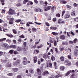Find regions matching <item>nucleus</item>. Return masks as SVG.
<instances>
[{
	"mask_svg": "<svg viewBox=\"0 0 78 78\" xmlns=\"http://www.w3.org/2000/svg\"><path fill=\"white\" fill-rule=\"evenodd\" d=\"M57 29V28L56 27H50V30H55Z\"/></svg>",
	"mask_w": 78,
	"mask_h": 78,
	"instance_id": "17",
	"label": "nucleus"
},
{
	"mask_svg": "<svg viewBox=\"0 0 78 78\" xmlns=\"http://www.w3.org/2000/svg\"><path fill=\"white\" fill-rule=\"evenodd\" d=\"M3 29V27H0V31H2Z\"/></svg>",
	"mask_w": 78,
	"mask_h": 78,
	"instance_id": "43",
	"label": "nucleus"
},
{
	"mask_svg": "<svg viewBox=\"0 0 78 78\" xmlns=\"http://www.w3.org/2000/svg\"><path fill=\"white\" fill-rule=\"evenodd\" d=\"M0 2H1L2 3V5H5V3H4L5 0H0Z\"/></svg>",
	"mask_w": 78,
	"mask_h": 78,
	"instance_id": "29",
	"label": "nucleus"
},
{
	"mask_svg": "<svg viewBox=\"0 0 78 78\" xmlns=\"http://www.w3.org/2000/svg\"><path fill=\"white\" fill-rule=\"evenodd\" d=\"M52 39L51 38L49 40V42H51V43H53V41H52Z\"/></svg>",
	"mask_w": 78,
	"mask_h": 78,
	"instance_id": "59",
	"label": "nucleus"
},
{
	"mask_svg": "<svg viewBox=\"0 0 78 78\" xmlns=\"http://www.w3.org/2000/svg\"><path fill=\"white\" fill-rule=\"evenodd\" d=\"M60 60L61 61H64V58L62 56L60 58Z\"/></svg>",
	"mask_w": 78,
	"mask_h": 78,
	"instance_id": "23",
	"label": "nucleus"
},
{
	"mask_svg": "<svg viewBox=\"0 0 78 78\" xmlns=\"http://www.w3.org/2000/svg\"><path fill=\"white\" fill-rule=\"evenodd\" d=\"M29 72L33 74L34 73V69H29Z\"/></svg>",
	"mask_w": 78,
	"mask_h": 78,
	"instance_id": "12",
	"label": "nucleus"
},
{
	"mask_svg": "<svg viewBox=\"0 0 78 78\" xmlns=\"http://www.w3.org/2000/svg\"><path fill=\"white\" fill-rule=\"evenodd\" d=\"M9 48H14L15 49L16 48H17V46L14 45H11L9 46Z\"/></svg>",
	"mask_w": 78,
	"mask_h": 78,
	"instance_id": "8",
	"label": "nucleus"
},
{
	"mask_svg": "<svg viewBox=\"0 0 78 78\" xmlns=\"http://www.w3.org/2000/svg\"><path fill=\"white\" fill-rule=\"evenodd\" d=\"M54 44L55 46H56V45H57V43L56 40L54 41Z\"/></svg>",
	"mask_w": 78,
	"mask_h": 78,
	"instance_id": "38",
	"label": "nucleus"
},
{
	"mask_svg": "<svg viewBox=\"0 0 78 78\" xmlns=\"http://www.w3.org/2000/svg\"><path fill=\"white\" fill-rule=\"evenodd\" d=\"M9 20H10V21H13V20H14V18H7Z\"/></svg>",
	"mask_w": 78,
	"mask_h": 78,
	"instance_id": "33",
	"label": "nucleus"
},
{
	"mask_svg": "<svg viewBox=\"0 0 78 78\" xmlns=\"http://www.w3.org/2000/svg\"><path fill=\"white\" fill-rule=\"evenodd\" d=\"M12 31H13V33H14V34H17V31H16V30L13 29Z\"/></svg>",
	"mask_w": 78,
	"mask_h": 78,
	"instance_id": "35",
	"label": "nucleus"
},
{
	"mask_svg": "<svg viewBox=\"0 0 78 78\" xmlns=\"http://www.w3.org/2000/svg\"><path fill=\"white\" fill-rule=\"evenodd\" d=\"M3 55V52L2 51H0V56H2Z\"/></svg>",
	"mask_w": 78,
	"mask_h": 78,
	"instance_id": "44",
	"label": "nucleus"
},
{
	"mask_svg": "<svg viewBox=\"0 0 78 78\" xmlns=\"http://www.w3.org/2000/svg\"><path fill=\"white\" fill-rule=\"evenodd\" d=\"M20 22H21V20L20 19H18L15 21V22H16V23H19Z\"/></svg>",
	"mask_w": 78,
	"mask_h": 78,
	"instance_id": "28",
	"label": "nucleus"
},
{
	"mask_svg": "<svg viewBox=\"0 0 78 78\" xmlns=\"http://www.w3.org/2000/svg\"><path fill=\"white\" fill-rule=\"evenodd\" d=\"M17 50L18 51H20L22 50V48L21 47H19L17 48Z\"/></svg>",
	"mask_w": 78,
	"mask_h": 78,
	"instance_id": "21",
	"label": "nucleus"
},
{
	"mask_svg": "<svg viewBox=\"0 0 78 78\" xmlns=\"http://www.w3.org/2000/svg\"><path fill=\"white\" fill-rule=\"evenodd\" d=\"M34 10L36 11V12H37L38 11H39V12H42V10H41L39 8L35 9Z\"/></svg>",
	"mask_w": 78,
	"mask_h": 78,
	"instance_id": "13",
	"label": "nucleus"
},
{
	"mask_svg": "<svg viewBox=\"0 0 78 78\" xmlns=\"http://www.w3.org/2000/svg\"><path fill=\"white\" fill-rule=\"evenodd\" d=\"M6 42H8L9 43H10V42H11V41L9 39H7L6 40Z\"/></svg>",
	"mask_w": 78,
	"mask_h": 78,
	"instance_id": "40",
	"label": "nucleus"
},
{
	"mask_svg": "<svg viewBox=\"0 0 78 78\" xmlns=\"http://www.w3.org/2000/svg\"><path fill=\"white\" fill-rule=\"evenodd\" d=\"M51 60L52 61H55V57L53 55H52L51 57Z\"/></svg>",
	"mask_w": 78,
	"mask_h": 78,
	"instance_id": "25",
	"label": "nucleus"
},
{
	"mask_svg": "<svg viewBox=\"0 0 78 78\" xmlns=\"http://www.w3.org/2000/svg\"><path fill=\"white\" fill-rule=\"evenodd\" d=\"M16 6H21V4L20 3H18L16 5Z\"/></svg>",
	"mask_w": 78,
	"mask_h": 78,
	"instance_id": "42",
	"label": "nucleus"
},
{
	"mask_svg": "<svg viewBox=\"0 0 78 78\" xmlns=\"http://www.w3.org/2000/svg\"><path fill=\"white\" fill-rule=\"evenodd\" d=\"M76 41H77V39L75 38L74 40H73L74 43H76Z\"/></svg>",
	"mask_w": 78,
	"mask_h": 78,
	"instance_id": "46",
	"label": "nucleus"
},
{
	"mask_svg": "<svg viewBox=\"0 0 78 78\" xmlns=\"http://www.w3.org/2000/svg\"><path fill=\"white\" fill-rule=\"evenodd\" d=\"M5 40H6V38L1 39H0V42H3V41H5Z\"/></svg>",
	"mask_w": 78,
	"mask_h": 78,
	"instance_id": "31",
	"label": "nucleus"
},
{
	"mask_svg": "<svg viewBox=\"0 0 78 78\" xmlns=\"http://www.w3.org/2000/svg\"><path fill=\"white\" fill-rule=\"evenodd\" d=\"M7 75H8V76H12L14 75V74L12 73H11L7 74Z\"/></svg>",
	"mask_w": 78,
	"mask_h": 78,
	"instance_id": "30",
	"label": "nucleus"
},
{
	"mask_svg": "<svg viewBox=\"0 0 78 78\" xmlns=\"http://www.w3.org/2000/svg\"><path fill=\"white\" fill-rule=\"evenodd\" d=\"M69 18V15L67 14H66V15L65 16V19H67V18Z\"/></svg>",
	"mask_w": 78,
	"mask_h": 78,
	"instance_id": "60",
	"label": "nucleus"
},
{
	"mask_svg": "<svg viewBox=\"0 0 78 78\" xmlns=\"http://www.w3.org/2000/svg\"><path fill=\"white\" fill-rule=\"evenodd\" d=\"M29 1L28 0H24L23 2V4H26L27 2H28Z\"/></svg>",
	"mask_w": 78,
	"mask_h": 78,
	"instance_id": "32",
	"label": "nucleus"
},
{
	"mask_svg": "<svg viewBox=\"0 0 78 78\" xmlns=\"http://www.w3.org/2000/svg\"><path fill=\"white\" fill-rule=\"evenodd\" d=\"M62 2V3H63V4H66V2L65 1H63Z\"/></svg>",
	"mask_w": 78,
	"mask_h": 78,
	"instance_id": "61",
	"label": "nucleus"
},
{
	"mask_svg": "<svg viewBox=\"0 0 78 78\" xmlns=\"http://www.w3.org/2000/svg\"><path fill=\"white\" fill-rule=\"evenodd\" d=\"M34 51H36V53H38L39 52V50H35Z\"/></svg>",
	"mask_w": 78,
	"mask_h": 78,
	"instance_id": "64",
	"label": "nucleus"
},
{
	"mask_svg": "<svg viewBox=\"0 0 78 78\" xmlns=\"http://www.w3.org/2000/svg\"><path fill=\"white\" fill-rule=\"evenodd\" d=\"M62 44L63 45H68V43H67V42H62Z\"/></svg>",
	"mask_w": 78,
	"mask_h": 78,
	"instance_id": "41",
	"label": "nucleus"
},
{
	"mask_svg": "<svg viewBox=\"0 0 78 78\" xmlns=\"http://www.w3.org/2000/svg\"><path fill=\"white\" fill-rule=\"evenodd\" d=\"M9 53L10 54H13L14 53V50H12L9 51Z\"/></svg>",
	"mask_w": 78,
	"mask_h": 78,
	"instance_id": "26",
	"label": "nucleus"
},
{
	"mask_svg": "<svg viewBox=\"0 0 78 78\" xmlns=\"http://www.w3.org/2000/svg\"><path fill=\"white\" fill-rule=\"evenodd\" d=\"M23 64L24 65H27L28 63V61H27V58L24 57L23 59Z\"/></svg>",
	"mask_w": 78,
	"mask_h": 78,
	"instance_id": "3",
	"label": "nucleus"
},
{
	"mask_svg": "<svg viewBox=\"0 0 78 78\" xmlns=\"http://www.w3.org/2000/svg\"><path fill=\"white\" fill-rule=\"evenodd\" d=\"M52 34H53V35H54L55 36H57V35H58V33H56L55 32H52Z\"/></svg>",
	"mask_w": 78,
	"mask_h": 78,
	"instance_id": "27",
	"label": "nucleus"
},
{
	"mask_svg": "<svg viewBox=\"0 0 78 78\" xmlns=\"http://www.w3.org/2000/svg\"><path fill=\"white\" fill-rule=\"evenodd\" d=\"M54 8H55V7H54V6H53V7H51V8L52 10V11L53 12H54V11H55L54 10Z\"/></svg>",
	"mask_w": 78,
	"mask_h": 78,
	"instance_id": "49",
	"label": "nucleus"
},
{
	"mask_svg": "<svg viewBox=\"0 0 78 78\" xmlns=\"http://www.w3.org/2000/svg\"><path fill=\"white\" fill-rule=\"evenodd\" d=\"M11 64L10 63H7V64L6 65V66L7 67H11Z\"/></svg>",
	"mask_w": 78,
	"mask_h": 78,
	"instance_id": "16",
	"label": "nucleus"
},
{
	"mask_svg": "<svg viewBox=\"0 0 78 78\" xmlns=\"http://www.w3.org/2000/svg\"><path fill=\"white\" fill-rule=\"evenodd\" d=\"M56 17H60V14L58 13V14H56Z\"/></svg>",
	"mask_w": 78,
	"mask_h": 78,
	"instance_id": "55",
	"label": "nucleus"
},
{
	"mask_svg": "<svg viewBox=\"0 0 78 78\" xmlns=\"http://www.w3.org/2000/svg\"><path fill=\"white\" fill-rule=\"evenodd\" d=\"M74 55L76 56H78V50L77 49H75V50L74 52Z\"/></svg>",
	"mask_w": 78,
	"mask_h": 78,
	"instance_id": "9",
	"label": "nucleus"
},
{
	"mask_svg": "<svg viewBox=\"0 0 78 78\" xmlns=\"http://www.w3.org/2000/svg\"><path fill=\"white\" fill-rule=\"evenodd\" d=\"M37 30V29L36 28H35L34 27L32 28V31H33V32L34 33H35V32Z\"/></svg>",
	"mask_w": 78,
	"mask_h": 78,
	"instance_id": "18",
	"label": "nucleus"
},
{
	"mask_svg": "<svg viewBox=\"0 0 78 78\" xmlns=\"http://www.w3.org/2000/svg\"><path fill=\"white\" fill-rule=\"evenodd\" d=\"M23 45L25 46V47H26V45H27V42H24L23 43Z\"/></svg>",
	"mask_w": 78,
	"mask_h": 78,
	"instance_id": "62",
	"label": "nucleus"
},
{
	"mask_svg": "<svg viewBox=\"0 0 78 78\" xmlns=\"http://www.w3.org/2000/svg\"><path fill=\"white\" fill-rule=\"evenodd\" d=\"M13 42L14 44H16V43L17 41H16V40H13Z\"/></svg>",
	"mask_w": 78,
	"mask_h": 78,
	"instance_id": "58",
	"label": "nucleus"
},
{
	"mask_svg": "<svg viewBox=\"0 0 78 78\" xmlns=\"http://www.w3.org/2000/svg\"><path fill=\"white\" fill-rule=\"evenodd\" d=\"M37 73L38 75H41V74H42V72H41V71L40 70L39 68H38L37 69Z\"/></svg>",
	"mask_w": 78,
	"mask_h": 78,
	"instance_id": "6",
	"label": "nucleus"
},
{
	"mask_svg": "<svg viewBox=\"0 0 78 78\" xmlns=\"http://www.w3.org/2000/svg\"><path fill=\"white\" fill-rule=\"evenodd\" d=\"M1 46L2 47H4V48H6L7 49H8L9 47V45H8V44H6V43H3L2 44Z\"/></svg>",
	"mask_w": 78,
	"mask_h": 78,
	"instance_id": "2",
	"label": "nucleus"
},
{
	"mask_svg": "<svg viewBox=\"0 0 78 78\" xmlns=\"http://www.w3.org/2000/svg\"><path fill=\"white\" fill-rule=\"evenodd\" d=\"M71 34H72L73 36H75V34H74L73 32H72V31H71Z\"/></svg>",
	"mask_w": 78,
	"mask_h": 78,
	"instance_id": "53",
	"label": "nucleus"
},
{
	"mask_svg": "<svg viewBox=\"0 0 78 78\" xmlns=\"http://www.w3.org/2000/svg\"><path fill=\"white\" fill-rule=\"evenodd\" d=\"M43 47V45L42 44H41L40 46H38L37 47V48H42Z\"/></svg>",
	"mask_w": 78,
	"mask_h": 78,
	"instance_id": "34",
	"label": "nucleus"
},
{
	"mask_svg": "<svg viewBox=\"0 0 78 78\" xmlns=\"http://www.w3.org/2000/svg\"><path fill=\"white\" fill-rule=\"evenodd\" d=\"M2 13H5V10L4 9H3L2 10V12H1Z\"/></svg>",
	"mask_w": 78,
	"mask_h": 78,
	"instance_id": "45",
	"label": "nucleus"
},
{
	"mask_svg": "<svg viewBox=\"0 0 78 78\" xmlns=\"http://www.w3.org/2000/svg\"><path fill=\"white\" fill-rule=\"evenodd\" d=\"M60 51H63L64 50V48H60Z\"/></svg>",
	"mask_w": 78,
	"mask_h": 78,
	"instance_id": "56",
	"label": "nucleus"
},
{
	"mask_svg": "<svg viewBox=\"0 0 78 78\" xmlns=\"http://www.w3.org/2000/svg\"><path fill=\"white\" fill-rule=\"evenodd\" d=\"M6 36H8V37H10L11 38L12 37H13V35L12 34H6Z\"/></svg>",
	"mask_w": 78,
	"mask_h": 78,
	"instance_id": "24",
	"label": "nucleus"
},
{
	"mask_svg": "<svg viewBox=\"0 0 78 78\" xmlns=\"http://www.w3.org/2000/svg\"><path fill=\"white\" fill-rule=\"evenodd\" d=\"M71 15V16H75V11H72Z\"/></svg>",
	"mask_w": 78,
	"mask_h": 78,
	"instance_id": "22",
	"label": "nucleus"
},
{
	"mask_svg": "<svg viewBox=\"0 0 78 78\" xmlns=\"http://www.w3.org/2000/svg\"><path fill=\"white\" fill-rule=\"evenodd\" d=\"M60 38L61 39H65V36H64V35H61L60 36Z\"/></svg>",
	"mask_w": 78,
	"mask_h": 78,
	"instance_id": "15",
	"label": "nucleus"
},
{
	"mask_svg": "<svg viewBox=\"0 0 78 78\" xmlns=\"http://www.w3.org/2000/svg\"><path fill=\"white\" fill-rule=\"evenodd\" d=\"M12 70L15 72H17L19 71V69L17 68H12Z\"/></svg>",
	"mask_w": 78,
	"mask_h": 78,
	"instance_id": "11",
	"label": "nucleus"
},
{
	"mask_svg": "<svg viewBox=\"0 0 78 78\" xmlns=\"http://www.w3.org/2000/svg\"><path fill=\"white\" fill-rule=\"evenodd\" d=\"M48 74H49L48 72L47 71L42 73V75L43 76H48Z\"/></svg>",
	"mask_w": 78,
	"mask_h": 78,
	"instance_id": "5",
	"label": "nucleus"
},
{
	"mask_svg": "<svg viewBox=\"0 0 78 78\" xmlns=\"http://www.w3.org/2000/svg\"><path fill=\"white\" fill-rule=\"evenodd\" d=\"M65 11H63L62 12V16H64V14H65Z\"/></svg>",
	"mask_w": 78,
	"mask_h": 78,
	"instance_id": "48",
	"label": "nucleus"
},
{
	"mask_svg": "<svg viewBox=\"0 0 78 78\" xmlns=\"http://www.w3.org/2000/svg\"><path fill=\"white\" fill-rule=\"evenodd\" d=\"M9 24H11L12 25L13 24V21H9Z\"/></svg>",
	"mask_w": 78,
	"mask_h": 78,
	"instance_id": "52",
	"label": "nucleus"
},
{
	"mask_svg": "<svg viewBox=\"0 0 78 78\" xmlns=\"http://www.w3.org/2000/svg\"><path fill=\"white\" fill-rule=\"evenodd\" d=\"M17 51H14V54L15 55H17Z\"/></svg>",
	"mask_w": 78,
	"mask_h": 78,
	"instance_id": "63",
	"label": "nucleus"
},
{
	"mask_svg": "<svg viewBox=\"0 0 78 78\" xmlns=\"http://www.w3.org/2000/svg\"><path fill=\"white\" fill-rule=\"evenodd\" d=\"M65 63L66 65H67L69 66V60H66L65 61Z\"/></svg>",
	"mask_w": 78,
	"mask_h": 78,
	"instance_id": "20",
	"label": "nucleus"
},
{
	"mask_svg": "<svg viewBox=\"0 0 78 78\" xmlns=\"http://www.w3.org/2000/svg\"><path fill=\"white\" fill-rule=\"evenodd\" d=\"M34 23H36V24H37V25H41V23H37L36 22H35Z\"/></svg>",
	"mask_w": 78,
	"mask_h": 78,
	"instance_id": "50",
	"label": "nucleus"
},
{
	"mask_svg": "<svg viewBox=\"0 0 78 78\" xmlns=\"http://www.w3.org/2000/svg\"><path fill=\"white\" fill-rule=\"evenodd\" d=\"M20 37H21V38H24V37H24V36H23V35H22L20 36Z\"/></svg>",
	"mask_w": 78,
	"mask_h": 78,
	"instance_id": "57",
	"label": "nucleus"
},
{
	"mask_svg": "<svg viewBox=\"0 0 78 78\" xmlns=\"http://www.w3.org/2000/svg\"><path fill=\"white\" fill-rule=\"evenodd\" d=\"M65 69H66V68H65V67L63 66H60V70H61V71H64Z\"/></svg>",
	"mask_w": 78,
	"mask_h": 78,
	"instance_id": "10",
	"label": "nucleus"
},
{
	"mask_svg": "<svg viewBox=\"0 0 78 78\" xmlns=\"http://www.w3.org/2000/svg\"><path fill=\"white\" fill-rule=\"evenodd\" d=\"M3 31L4 32H6V31H8V30L7 29L3 28Z\"/></svg>",
	"mask_w": 78,
	"mask_h": 78,
	"instance_id": "39",
	"label": "nucleus"
},
{
	"mask_svg": "<svg viewBox=\"0 0 78 78\" xmlns=\"http://www.w3.org/2000/svg\"><path fill=\"white\" fill-rule=\"evenodd\" d=\"M18 41L19 42H22V39H21L20 38L18 40Z\"/></svg>",
	"mask_w": 78,
	"mask_h": 78,
	"instance_id": "51",
	"label": "nucleus"
},
{
	"mask_svg": "<svg viewBox=\"0 0 78 78\" xmlns=\"http://www.w3.org/2000/svg\"><path fill=\"white\" fill-rule=\"evenodd\" d=\"M71 78H77V76L75 75V74H73L70 76Z\"/></svg>",
	"mask_w": 78,
	"mask_h": 78,
	"instance_id": "19",
	"label": "nucleus"
},
{
	"mask_svg": "<svg viewBox=\"0 0 78 78\" xmlns=\"http://www.w3.org/2000/svg\"><path fill=\"white\" fill-rule=\"evenodd\" d=\"M51 8V6H48V8L47 9L46 7V6H45L44 7V9L45 11H48V10H50V8Z\"/></svg>",
	"mask_w": 78,
	"mask_h": 78,
	"instance_id": "7",
	"label": "nucleus"
},
{
	"mask_svg": "<svg viewBox=\"0 0 78 78\" xmlns=\"http://www.w3.org/2000/svg\"><path fill=\"white\" fill-rule=\"evenodd\" d=\"M74 21H76V22H78V17L74 18Z\"/></svg>",
	"mask_w": 78,
	"mask_h": 78,
	"instance_id": "37",
	"label": "nucleus"
},
{
	"mask_svg": "<svg viewBox=\"0 0 78 78\" xmlns=\"http://www.w3.org/2000/svg\"><path fill=\"white\" fill-rule=\"evenodd\" d=\"M17 78H22V76L20 75H18L17 76Z\"/></svg>",
	"mask_w": 78,
	"mask_h": 78,
	"instance_id": "47",
	"label": "nucleus"
},
{
	"mask_svg": "<svg viewBox=\"0 0 78 78\" xmlns=\"http://www.w3.org/2000/svg\"><path fill=\"white\" fill-rule=\"evenodd\" d=\"M20 60L19 59H17L15 61V62L14 63L13 65L15 66H17V64H20Z\"/></svg>",
	"mask_w": 78,
	"mask_h": 78,
	"instance_id": "4",
	"label": "nucleus"
},
{
	"mask_svg": "<svg viewBox=\"0 0 78 78\" xmlns=\"http://www.w3.org/2000/svg\"><path fill=\"white\" fill-rule=\"evenodd\" d=\"M37 56L34 57V63H36V62H37Z\"/></svg>",
	"mask_w": 78,
	"mask_h": 78,
	"instance_id": "14",
	"label": "nucleus"
},
{
	"mask_svg": "<svg viewBox=\"0 0 78 78\" xmlns=\"http://www.w3.org/2000/svg\"><path fill=\"white\" fill-rule=\"evenodd\" d=\"M62 20V19H59L58 21V23H59V24H60V23H61Z\"/></svg>",
	"mask_w": 78,
	"mask_h": 78,
	"instance_id": "36",
	"label": "nucleus"
},
{
	"mask_svg": "<svg viewBox=\"0 0 78 78\" xmlns=\"http://www.w3.org/2000/svg\"><path fill=\"white\" fill-rule=\"evenodd\" d=\"M7 13L9 15H10L11 14H16V12H15L14 10H12V9H9V11L7 12Z\"/></svg>",
	"mask_w": 78,
	"mask_h": 78,
	"instance_id": "1",
	"label": "nucleus"
},
{
	"mask_svg": "<svg viewBox=\"0 0 78 78\" xmlns=\"http://www.w3.org/2000/svg\"><path fill=\"white\" fill-rule=\"evenodd\" d=\"M49 64L50 67H52V64L51 63H49Z\"/></svg>",
	"mask_w": 78,
	"mask_h": 78,
	"instance_id": "54",
	"label": "nucleus"
}]
</instances>
